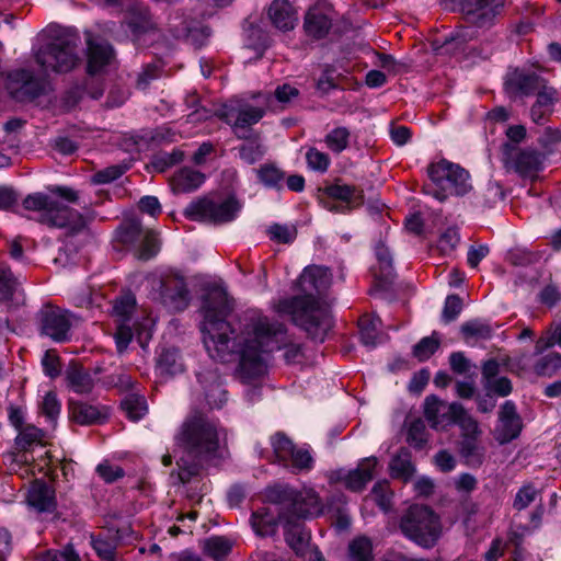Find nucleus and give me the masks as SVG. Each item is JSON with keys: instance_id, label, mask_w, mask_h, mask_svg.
Listing matches in <instances>:
<instances>
[{"instance_id": "nucleus-46", "label": "nucleus", "mask_w": 561, "mask_h": 561, "mask_svg": "<svg viewBox=\"0 0 561 561\" xmlns=\"http://www.w3.org/2000/svg\"><path fill=\"white\" fill-rule=\"evenodd\" d=\"M351 131L348 128L340 126L333 128L325 135L324 142L334 153H341L350 145Z\"/></svg>"}, {"instance_id": "nucleus-34", "label": "nucleus", "mask_w": 561, "mask_h": 561, "mask_svg": "<svg viewBox=\"0 0 561 561\" xmlns=\"http://www.w3.org/2000/svg\"><path fill=\"white\" fill-rule=\"evenodd\" d=\"M251 525L259 536H272L277 529V518L268 508L262 507L252 513Z\"/></svg>"}, {"instance_id": "nucleus-32", "label": "nucleus", "mask_w": 561, "mask_h": 561, "mask_svg": "<svg viewBox=\"0 0 561 561\" xmlns=\"http://www.w3.org/2000/svg\"><path fill=\"white\" fill-rule=\"evenodd\" d=\"M66 379L70 389L79 394L90 393L94 387L93 378L89 371L77 364L69 366Z\"/></svg>"}, {"instance_id": "nucleus-29", "label": "nucleus", "mask_w": 561, "mask_h": 561, "mask_svg": "<svg viewBox=\"0 0 561 561\" xmlns=\"http://www.w3.org/2000/svg\"><path fill=\"white\" fill-rule=\"evenodd\" d=\"M304 28L308 36L323 38L331 28V18L320 7H313L306 14Z\"/></svg>"}, {"instance_id": "nucleus-1", "label": "nucleus", "mask_w": 561, "mask_h": 561, "mask_svg": "<svg viewBox=\"0 0 561 561\" xmlns=\"http://www.w3.org/2000/svg\"><path fill=\"white\" fill-rule=\"evenodd\" d=\"M203 342L213 359L229 362L239 356V376L249 383L265 371L264 354L285 348V359L294 363L301 355L299 344L293 343L286 327L265 316L253 317L240 335L234 333L226 317L231 310L228 295L210 290L204 301Z\"/></svg>"}, {"instance_id": "nucleus-12", "label": "nucleus", "mask_w": 561, "mask_h": 561, "mask_svg": "<svg viewBox=\"0 0 561 561\" xmlns=\"http://www.w3.org/2000/svg\"><path fill=\"white\" fill-rule=\"evenodd\" d=\"M545 154L533 148H517L511 144L503 145V162L507 170L522 178L535 179L542 170Z\"/></svg>"}, {"instance_id": "nucleus-53", "label": "nucleus", "mask_w": 561, "mask_h": 561, "mask_svg": "<svg viewBox=\"0 0 561 561\" xmlns=\"http://www.w3.org/2000/svg\"><path fill=\"white\" fill-rule=\"evenodd\" d=\"M461 333L466 340L470 337L488 340L492 336V329L488 323L478 320L468 321L460 328Z\"/></svg>"}, {"instance_id": "nucleus-3", "label": "nucleus", "mask_w": 561, "mask_h": 561, "mask_svg": "<svg viewBox=\"0 0 561 561\" xmlns=\"http://www.w3.org/2000/svg\"><path fill=\"white\" fill-rule=\"evenodd\" d=\"M226 437L218 420L194 410L179 427L174 440L185 453L178 461L179 479L187 483L198 476L205 465L217 457L220 443Z\"/></svg>"}, {"instance_id": "nucleus-57", "label": "nucleus", "mask_w": 561, "mask_h": 561, "mask_svg": "<svg viewBox=\"0 0 561 561\" xmlns=\"http://www.w3.org/2000/svg\"><path fill=\"white\" fill-rule=\"evenodd\" d=\"M16 279L10 268L0 267V300H10L16 288Z\"/></svg>"}, {"instance_id": "nucleus-33", "label": "nucleus", "mask_w": 561, "mask_h": 561, "mask_svg": "<svg viewBox=\"0 0 561 561\" xmlns=\"http://www.w3.org/2000/svg\"><path fill=\"white\" fill-rule=\"evenodd\" d=\"M450 410L454 413L453 424H457L461 430V438L480 437L482 432L478 422L467 413L461 404L454 402Z\"/></svg>"}, {"instance_id": "nucleus-42", "label": "nucleus", "mask_w": 561, "mask_h": 561, "mask_svg": "<svg viewBox=\"0 0 561 561\" xmlns=\"http://www.w3.org/2000/svg\"><path fill=\"white\" fill-rule=\"evenodd\" d=\"M158 368L161 375L173 376L183 370V364L176 350H163L158 358Z\"/></svg>"}, {"instance_id": "nucleus-47", "label": "nucleus", "mask_w": 561, "mask_h": 561, "mask_svg": "<svg viewBox=\"0 0 561 561\" xmlns=\"http://www.w3.org/2000/svg\"><path fill=\"white\" fill-rule=\"evenodd\" d=\"M380 324L379 318H371L370 316H363L358 320L360 341L366 346H375L377 344L378 328Z\"/></svg>"}, {"instance_id": "nucleus-25", "label": "nucleus", "mask_w": 561, "mask_h": 561, "mask_svg": "<svg viewBox=\"0 0 561 561\" xmlns=\"http://www.w3.org/2000/svg\"><path fill=\"white\" fill-rule=\"evenodd\" d=\"M204 181V173L185 167L172 175L170 179V185L175 194H184L197 190Z\"/></svg>"}, {"instance_id": "nucleus-36", "label": "nucleus", "mask_w": 561, "mask_h": 561, "mask_svg": "<svg viewBox=\"0 0 561 561\" xmlns=\"http://www.w3.org/2000/svg\"><path fill=\"white\" fill-rule=\"evenodd\" d=\"M259 181L268 188H280L285 172L275 163L268 162L254 170Z\"/></svg>"}, {"instance_id": "nucleus-10", "label": "nucleus", "mask_w": 561, "mask_h": 561, "mask_svg": "<svg viewBox=\"0 0 561 561\" xmlns=\"http://www.w3.org/2000/svg\"><path fill=\"white\" fill-rule=\"evenodd\" d=\"M266 111L265 105L253 106L248 103L226 104L219 111L220 119L232 127L234 135L239 139H249L250 127L259 123Z\"/></svg>"}, {"instance_id": "nucleus-23", "label": "nucleus", "mask_w": 561, "mask_h": 561, "mask_svg": "<svg viewBox=\"0 0 561 561\" xmlns=\"http://www.w3.org/2000/svg\"><path fill=\"white\" fill-rule=\"evenodd\" d=\"M114 59V50L105 41L88 42V73L94 76L103 71Z\"/></svg>"}, {"instance_id": "nucleus-49", "label": "nucleus", "mask_w": 561, "mask_h": 561, "mask_svg": "<svg viewBox=\"0 0 561 561\" xmlns=\"http://www.w3.org/2000/svg\"><path fill=\"white\" fill-rule=\"evenodd\" d=\"M313 467V458L310 451L306 448L295 447L293 456L288 457V467L293 472L298 473L309 471Z\"/></svg>"}, {"instance_id": "nucleus-45", "label": "nucleus", "mask_w": 561, "mask_h": 561, "mask_svg": "<svg viewBox=\"0 0 561 561\" xmlns=\"http://www.w3.org/2000/svg\"><path fill=\"white\" fill-rule=\"evenodd\" d=\"M231 541L225 537H210L204 543V551L215 561H222L231 551Z\"/></svg>"}, {"instance_id": "nucleus-16", "label": "nucleus", "mask_w": 561, "mask_h": 561, "mask_svg": "<svg viewBox=\"0 0 561 561\" xmlns=\"http://www.w3.org/2000/svg\"><path fill=\"white\" fill-rule=\"evenodd\" d=\"M522 427V419L517 413L515 403L511 400L505 401L499 412L495 439L500 444L510 443L519 435Z\"/></svg>"}, {"instance_id": "nucleus-52", "label": "nucleus", "mask_w": 561, "mask_h": 561, "mask_svg": "<svg viewBox=\"0 0 561 561\" xmlns=\"http://www.w3.org/2000/svg\"><path fill=\"white\" fill-rule=\"evenodd\" d=\"M33 561H80V557L71 546H67L62 550L39 552L33 558Z\"/></svg>"}, {"instance_id": "nucleus-51", "label": "nucleus", "mask_w": 561, "mask_h": 561, "mask_svg": "<svg viewBox=\"0 0 561 561\" xmlns=\"http://www.w3.org/2000/svg\"><path fill=\"white\" fill-rule=\"evenodd\" d=\"M160 250V240L158 233L153 230H147L138 249V257L147 261L153 257Z\"/></svg>"}, {"instance_id": "nucleus-8", "label": "nucleus", "mask_w": 561, "mask_h": 561, "mask_svg": "<svg viewBox=\"0 0 561 561\" xmlns=\"http://www.w3.org/2000/svg\"><path fill=\"white\" fill-rule=\"evenodd\" d=\"M403 535L423 548L435 546L442 534L439 517L425 505H412L400 520Z\"/></svg>"}, {"instance_id": "nucleus-63", "label": "nucleus", "mask_w": 561, "mask_h": 561, "mask_svg": "<svg viewBox=\"0 0 561 561\" xmlns=\"http://www.w3.org/2000/svg\"><path fill=\"white\" fill-rule=\"evenodd\" d=\"M462 310V300L458 295H449L446 298L443 309L442 318L446 323H449L459 316Z\"/></svg>"}, {"instance_id": "nucleus-24", "label": "nucleus", "mask_w": 561, "mask_h": 561, "mask_svg": "<svg viewBox=\"0 0 561 561\" xmlns=\"http://www.w3.org/2000/svg\"><path fill=\"white\" fill-rule=\"evenodd\" d=\"M262 104L271 112L283 111L291 101L299 96V90L288 83L278 85L274 93H260Z\"/></svg>"}, {"instance_id": "nucleus-5", "label": "nucleus", "mask_w": 561, "mask_h": 561, "mask_svg": "<svg viewBox=\"0 0 561 561\" xmlns=\"http://www.w3.org/2000/svg\"><path fill=\"white\" fill-rule=\"evenodd\" d=\"M266 497L271 503L279 505L278 518L287 524L320 512L319 496L311 489L296 491L288 485H276L267 490Z\"/></svg>"}, {"instance_id": "nucleus-26", "label": "nucleus", "mask_w": 561, "mask_h": 561, "mask_svg": "<svg viewBox=\"0 0 561 561\" xmlns=\"http://www.w3.org/2000/svg\"><path fill=\"white\" fill-rule=\"evenodd\" d=\"M376 466L377 458L369 457L363 459L357 468L350 471L344 478L345 486L354 492L362 491L373 480Z\"/></svg>"}, {"instance_id": "nucleus-48", "label": "nucleus", "mask_w": 561, "mask_h": 561, "mask_svg": "<svg viewBox=\"0 0 561 561\" xmlns=\"http://www.w3.org/2000/svg\"><path fill=\"white\" fill-rule=\"evenodd\" d=\"M247 140L248 141L245 144L239 147V154L248 164H254L265 154V147L261 144L259 136Z\"/></svg>"}, {"instance_id": "nucleus-19", "label": "nucleus", "mask_w": 561, "mask_h": 561, "mask_svg": "<svg viewBox=\"0 0 561 561\" xmlns=\"http://www.w3.org/2000/svg\"><path fill=\"white\" fill-rule=\"evenodd\" d=\"M424 416L434 430H445L453 424L451 403L439 400L436 396H427L424 400Z\"/></svg>"}, {"instance_id": "nucleus-35", "label": "nucleus", "mask_w": 561, "mask_h": 561, "mask_svg": "<svg viewBox=\"0 0 561 561\" xmlns=\"http://www.w3.org/2000/svg\"><path fill=\"white\" fill-rule=\"evenodd\" d=\"M128 27L135 35L146 33L152 28L149 11L140 3H134L129 8Z\"/></svg>"}, {"instance_id": "nucleus-14", "label": "nucleus", "mask_w": 561, "mask_h": 561, "mask_svg": "<svg viewBox=\"0 0 561 561\" xmlns=\"http://www.w3.org/2000/svg\"><path fill=\"white\" fill-rule=\"evenodd\" d=\"M5 85L13 99L25 102L44 94L47 81L44 77H35L27 69H19L8 75Z\"/></svg>"}, {"instance_id": "nucleus-9", "label": "nucleus", "mask_w": 561, "mask_h": 561, "mask_svg": "<svg viewBox=\"0 0 561 561\" xmlns=\"http://www.w3.org/2000/svg\"><path fill=\"white\" fill-rule=\"evenodd\" d=\"M240 207L234 197L216 202L205 196L191 202L184 209V215L194 221L224 224L233 220Z\"/></svg>"}, {"instance_id": "nucleus-31", "label": "nucleus", "mask_w": 561, "mask_h": 561, "mask_svg": "<svg viewBox=\"0 0 561 561\" xmlns=\"http://www.w3.org/2000/svg\"><path fill=\"white\" fill-rule=\"evenodd\" d=\"M43 431L33 426L25 425L19 430V434L15 438L16 448L22 451L21 458L23 461L28 462L26 453L33 450L35 447H43Z\"/></svg>"}, {"instance_id": "nucleus-38", "label": "nucleus", "mask_w": 561, "mask_h": 561, "mask_svg": "<svg viewBox=\"0 0 561 561\" xmlns=\"http://www.w3.org/2000/svg\"><path fill=\"white\" fill-rule=\"evenodd\" d=\"M391 477L409 480L414 473V467L411 461V455L407 449H401L391 460L390 465Z\"/></svg>"}, {"instance_id": "nucleus-62", "label": "nucleus", "mask_w": 561, "mask_h": 561, "mask_svg": "<svg viewBox=\"0 0 561 561\" xmlns=\"http://www.w3.org/2000/svg\"><path fill=\"white\" fill-rule=\"evenodd\" d=\"M268 234L278 243H290L295 240L297 230L294 227L275 224L270 227Z\"/></svg>"}, {"instance_id": "nucleus-15", "label": "nucleus", "mask_w": 561, "mask_h": 561, "mask_svg": "<svg viewBox=\"0 0 561 561\" xmlns=\"http://www.w3.org/2000/svg\"><path fill=\"white\" fill-rule=\"evenodd\" d=\"M547 81L536 72L514 69L504 82L505 91L511 96H528L540 91Z\"/></svg>"}, {"instance_id": "nucleus-60", "label": "nucleus", "mask_w": 561, "mask_h": 561, "mask_svg": "<svg viewBox=\"0 0 561 561\" xmlns=\"http://www.w3.org/2000/svg\"><path fill=\"white\" fill-rule=\"evenodd\" d=\"M439 342L433 337H423L413 348V355L420 360L428 359L438 348Z\"/></svg>"}, {"instance_id": "nucleus-2", "label": "nucleus", "mask_w": 561, "mask_h": 561, "mask_svg": "<svg viewBox=\"0 0 561 561\" xmlns=\"http://www.w3.org/2000/svg\"><path fill=\"white\" fill-rule=\"evenodd\" d=\"M297 285L305 295L279 299L273 302V310L279 316H289L291 322L310 339L323 342L332 327L331 313L314 294H321L329 287V272L321 266L306 267Z\"/></svg>"}, {"instance_id": "nucleus-59", "label": "nucleus", "mask_w": 561, "mask_h": 561, "mask_svg": "<svg viewBox=\"0 0 561 561\" xmlns=\"http://www.w3.org/2000/svg\"><path fill=\"white\" fill-rule=\"evenodd\" d=\"M135 305H136V299H135L134 295L126 294V295L118 297L114 301L113 311L117 317L122 318V320L125 321V320L129 319V317L134 312Z\"/></svg>"}, {"instance_id": "nucleus-21", "label": "nucleus", "mask_w": 561, "mask_h": 561, "mask_svg": "<svg viewBox=\"0 0 561 561\" xmlns=\"http://www.w3.org/2000/svg\"><path fill=\"white\" fill-rule=\"evenodd\" d=\"M26 501L37 512L51 513L56 508L55 490L50 484L42 480H35L28 491Z\"/></svg>"}, {"instance_id": "nucleus-13", "label": "nucleus", "mask_w": 561, "mask_h": 561, "mask_svg": "<svg viewBox=\"0 0 561 561\" xmlns=\"http://www.w3.org/2000/svg\"><path fill=\"white\" fill-rule=\"evenodd\" d=\"M505 0H461L460 9L467 24L490 30L501 15Z\"/></svg>"}, {"instance_id": "nucleus-50", "label": "nucleus", "mask_w": 561, "mask_h": 561, "mask_svg": "<svg viewBox=\"0 0 561 561\" xmlns=\"http://www.w3.org/2000/svg\"><path fill=\"white\" fill-rule=\"evenodd\" d=\"M407 440L414 448L421 449L424 447L427 442V432L422 419H414L410 422Z\"/></svg>"}, {"instance_id": "nucleus-55", "label": "nucleus", "mask_w": 561, "mask_h": 561, "mask_svg": "<svg viewBox=\"0 0 561 561\" xmlns=\"http://www.w3.org/2000/svg\"><path fill=\"white\" fill-rule=\"evenodd\" d=\"M142 234V227L138 220H129L124 222L117 230V237L124 244L136 242Z\"/></svg>"}, {"instance_id": "nucleus-44", "label": "nucleus", "mask_w": 561, "mask_h": 561, "mask_svg": "<svg viewBox=\"0 0 561 561\" xmlns=\"http://www.w3.org/2000/svg\"><path fill=\"white\" fill-rule=\"evenodd\" d=\"M348 561H374L373 543L367 537H357L348 545Z\"/></svg>"}, {"instance_id": "nucleus-27", "label": "nucleus", "mask_w": 561, "mask_h": 561, "mask_svg": "<svg viewBox=\"0 0 561 561\" xmlns=\"http://www.w3.org/2000/svg\"><path fill=\"white\" fill-rule=\"evenodd\" d=\"M267 13L272 24L282 31L293 30L297 22L296 12L287 0H274Z\"/></svg>"}, {"instance_id": "nucleus-54", "label": "nucleus", "mask_w": 561, "mask_h": 561, "mask_svg": "<svg viewBox=\"0 0 561 561\" xmlns=\"http://www.w3.org/2000/svg\"><path fill=\"white\" fill-rule=\"evenodd\" d=\"M371 495L376 504L383 511L389 512L392 507V495L389 483L387 481L377 482L373 490Z\"/></svg>"}, {"instance_id": "nucleus-20", "label": "nucleus", "mask_w": 561, "mask_h": 561, "mask_svg": "<svg viewBox=\"0 0 561 561\" xmlns=\"http://www.w3.org/2000/svg\"><path fill=\"white\" fill-rule=\"evenodd\" d=\"M105 407L93 405L82 401H69V417L79 425L100 424L107 420Z\"/></svg>"}, {"instance_id": "nucleus-18", "label": "nucleus", "mask_w": 561, "mask_h": 561, "mask_svg": "<svg viewBox=\"0 0 561 561\" xmlns=\"http://www.w3.org/2000/svg\"><path fill=\"white\" fill-rule=\"evenodd\" d=\"M197 379L204 388L205 400L210 409H219L227 401V392L221 387L220 374L217 368L197 374Z\"/></svg>"}, {"instance_id": "nucleus-58", "label": "nucleus", "mask_w": 561, "mask_h": 561, "mask_svg": "<svg viewBox=\"0 0 561 561\" xmlns=\"http://www.w3.org/2000/svg\"><path fill=\"white\" fill-rule=\"evenodd\" d=\"M307 164L311 170L325 172L330 165V157L317 148L308 149L306 153Z\"/></svg>"}, {"instance_id": "nucleus-61", "label": "nucleus", "mask_w": 561, "mask_h": 561, "mask_svg": "<svg viewBox=\"0 0 561 561\" xmlns=\"http://www.w3.org/2000/svg\"><path fill=\"white\" fill-rule=\"evenodd\" d=\"M60 410L61 404L57 399L56 393L53 391L47 392L41 403L42 413L54 422L58 417Z\"/></svg>"}, {"instance_id": "nucleus-39", "label": "nucleus", "mask_w": 561, "mask_h": 561, "mask_svg": "<svg viewBox=\"0 0 561 561\" xmlns=\"http://www.w3.org/2000/svg\"><path fill=\"white\" fill-rule=\"evenodd\" d=\"M91 545L96 554L104 561H116L118 539L113 536L91 535Z\"/></svg>"}, {"instance_id": "nucleus-30", "label": "nucleus", "mask_w": 561, "mask_h": 561, "mask_svg": "<svg viewBox=\"0 0 561 561\" xmlns=\"http://www.w3.org/2000/svg\"><path fill=\"white\" fill-rule=\"evenodd\" d=\"M459 455L463 462L471 468H479L485 457V448L480 437H462L459 442Z\"/></svg>"}, {"instance_id": "nucleus-41", "label": "nucleus", "mask_w": 561, "mask_h": 561, "mask_svg": "<svg viewBox=\"0 0 561 561\" xmlns=\"http://www.w3.org/2000/svg\"><path fill=\"white\" fill-rule=\"evenodd\" d=\"M561 369V354L549 352L541 355L534 364V371L541 377H552Z\"/></svg>"}, {"instance_id": "nucleus-43", "label": "nucleus", "mask_w": 561, "mask_h": 561, "mask_svg": "<svg viewBox=\"0 0 561 561\" xmlns=\"http://www.w3.org/2000/svg\"><path fill=\"white\" fill-rule=\"evenodd\" d=\"M285 539L290 548L297 553L302 554L308 543L309 536L296 524L295 519L290 524L285 523Z\"/></svg>"}, {"instance_id": "nucleus-64", "label": "nucleus", "mask_w": 561, "mask_h": 561, "mask_svg": "<svg viewBox=\"0 0 561 561\" xmlns=\"http://www.w3.org/2000/svg\"><path fill=\"white\" fill-rule=\"evenodd\" d=\"M460 241L459 232L457 228L449 227L447 228L438 239V249L443 253L453 252Z\"/></svg>"}, {"instance_id": "nucleus-6", "label": "nucleus", "mask_w": 561, "mask_h": 561, "mask_svg": "<svg viewBox=\"0 0 561 561\" xmlns=\"http://www.w3.org/2000/svg\"><path fill=\"white\" fill-rule=\"evenodd\" d=\"M36 64L43 72L49 71L66 73L71 71L80 61L79 37L76 35H61L35 53Z\"/></svg>"}, {"instance_id": "nucleus-37", "label": "nucleus", "mask_w": 561, "mask_h": 561, "mask_svg": "<svg viewBox=\"0 0 561 561\" xmlns=\"http://www.w3.org/2000/svg\"><path fill=\"white\" fill-rule=\"evenodd\" d=\"M121 409L130 421L137 422L146 415L148 405L144 396L130 393L122 400Z\"/></svg>"}, {"instance_id": "nucleus-22", "label": "nucleus", "mask_w": 561, "mask_h": 561, "mask_svg": "<svg viewBox=\"0 0 561 561\" xmlns=\"http://www.w3.org/2000/svg\"><path fill=\"white\" fill-rule=\"evenodd\" d=\"M536 94V101L530 108V117L534 123L543 125L549 121L554 111L558 91L547 84Z\"/></svg>"}, {"instance_id": "nucleus-4", "label": "nucleus", "mask_w": 561, "mask_h": 561, "mask_svg": "<svg viewBox=\"0 0 561 561\" xmlns=\"http://www.w3.org/2000/svg\"><path fill=\"white\" fill-rule=\"evenodd\" d=\"M49 194L37 192L23 199L26 210L37 214V221L48 227H69L72 231H80L85 227V220L78 211L60 203V197L69 203H76L78 192L68 186H49Z\"/></svg>"}, {"instance_id": "nucleus-17", "label": "nucleus", "mask_w": 561, "mask_h": 561, "mask_svg": "<svg viewBox=\"0 0 561 561\" xmlns=\"http://www.w3.org/2000/svg\"><path fill=\"white\" fill-rule=\"evenodd\" d=\"M161 298L173 311H182L188 306L190 293L183 277L169 276L162 280Z\"/></svg>"}, {"instance_id": "nucleus-56", "label": "nucleus", "mask_w": 561, "mask_h": 561, "mask_svg": "<svg viewBox=\"0 0 561 561\" xmlns=\"http://www.w3.org/2000/svg\"><path fill=\"white\" fill-rule=\"evenodd\" d=\"M127 168L123 165H110L102 170L96 171L92 178L91 181L94 184L101 185V184H108L117 179H119L125 172Z\"/></svg>"}, {"instance_id": "nucleus-7", "label": "nucleus", "mask_w": 561, "mask_h": 561, "mask_svg": "<svg viewBox=\"0 0 561 561\" xmlns=\"http://www.w3.org/2000/svg\"><path fill=\"white\" fill-rule=\"evenodd\" d=\"M427 173L435 187H427L425 192L439 202L446 201L449 195L462 196L472 188L469 172L445 159L430 164Z\"/></svg>"}, {"instance_id": "nucleus-28", "label": "nucleus", "mask_w": 561, "mask_h": 561, "mask_svg": "<svg viewBox=\"0 0 561 561\" xmlns=\"http://www.w3.org/2000/svg\"><path fill=\"white\" fill-rule=\"evenodd\" d=\"M323 194L329 198L345 203L350 209L360 206L364 202V194L360 188L340 182L325 186Z\"/></svg>"}, {"instance_id": "nucleus-11", "label": "nucleus", "mask_w": 561, "mask_h": 561, "mask_svg": "<svg viewBox=\"0 0 561 561\" xmlns=\"http://www.w3.org/2000/svg\"><path fill=\"white\" fill-rule=\"evenodd\" d=\"M71 313L57 306L47 304L37 312V324L41 335L54 342L64 343L70 340L72 325Z\"/></svg>"}, {"instance_id": "nucleus-40", "label": "nucleus", "mask_w": 561, "mask_h": 561, "mask_svg": "<svg viewBox=\"0 0 561 561\" xmlns=\"http://www.w3.org/2000/svg\"><path fill=\"white\" fill-rule=\"evenodd\" d=\"M271 444L275 461L288 467V457L293 456V449L296 447L291 439L284 433L278 432L271 437Z\"/></svg>"}]
</instances>
